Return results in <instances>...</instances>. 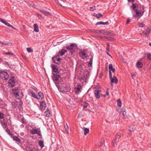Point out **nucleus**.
<instances>
[{"instance_id":"1","label":"nucleus","mask_w":151,"mask_h":151,"mask_svg":"<svg viewBox=\"0 0 151 151\" xmlns=\"http://www.w3.org/2000/svg\"><path fill=\"white\" fill-rule=\"evenodd\" d=\"M132 10L135 12V14L133 15L134 17L137 18L138 19L142 17L145 12L144 6H142V9H138L139 6L136 4H133L131 7Z\"/></svg>"},{"instance_id":"2","label":"nucleus","mask_w":151,"mask_h":151,"mask_svg":"<svg viewBox=\"0 0 151 151\" xmlns=\"http://www.w3.org/2000/svg\"><path fill=\"white\" fill-rule=\"evenodd\" d=\"M0 77L2 79L6 80L8 79L9 76L6 72L2 71L0 72Z\"/></svg>"},{"instance_id":"3","label":"nucleus","mask_w":151,"mask_h":151,"mask_svg":"<svg viewBox=\"0 0 151 151\" xmlns=\"http://www.w3.org/2000/svg\"><path fill=\"white\" fill-rule=\"evenodd\" d=\"M121 134L119 132L117 133L116 134L115 138L112 140V145L113 146H114L115 143H116L119 141V139L121 137Z\"/></svg>"},{"instance_id":"4","label":"nucleus","mask_w":151,"mask_h":151,"mask_svg":"<svg viewBox=\"0 0 151 151\" xmlns=\"http://www.w3.org/2000/svg\"><path fill=\"white\" fill-rule=\"evenodd\" d=\"M30 131V133L32 134H37L40 137H42V134L40 129H36L33 128Z\"/></svg>"},{"instance_id":"5","label":"nucleus","mask_w":151,"mask_h":151,"mask_svg":"<svg viewBox=\"0 0 151 151\" xmlns=\"http://www.w3.org/2000/svg\"><path fill=\"white\" fill-rule=\"evenodd\" d=\"M21 93L22 94V93L21 90L18 88L14 90V96L17 99L19 98V93Z\"/></svg>"},{"instance_id":"6","label":"nucleus","mask_w":151,"mask_h":151,"mask_svg":"<svg viewBox=\"0 0 151 151\" xmlns=\"http://www.w3.org/2000/svg\"><path fill=\"white\" fill-rule=\"evenodd\" d=\"M52 78L54 81L55 83L61 80V78L60 75L55 74H53Z\"/></svg>"},{"instance_id":"7","label":"nucleus","mask_w":151,"mask_h":151,"mask_svg":"<svg viewBox=\"0 0 151 151\" xmlns=\"http://www.w3.org/2000/svg\"><path fill=\"white\" fill-rule=\"evenodd\" d=\"M60 90L62 92H67L69 91L70 89L68 86L65 85L61 86L60 88Z\"/></svg>"},{"instance_id":"8","label":"nucleus","mask_w":151,"mask_h":151,"mask_svg":"<svg viewBox=\"0 0 151 151\" xmlns=\"http://www.w3.org/2000/svg\"><path fill=\"white\" fill-rule=\"evenodd\" d=\"M101 91L100 90L96 89L94 91V94L96 99H99L100 97L101 93Z\"/></svg>"},{"instance_id":"9","label":"nucleus","mask_w":151,"mask_h":151,"mask_svg":"<svg viewBox=\"0 0 151 151\" xmlns=\"http://www.w3.org/2000/svg\"><path fill=\"white\" fill-rule=\"evenodd\" d=\"M8 83L10 85L11 87H13L14 86L15 83L14 80V77H12L10 78L9 80Z\"/></svg>"},{"instance_id":"10","label":"nucleus","mask_w":151,"mask_h":151,"mask_svg":"<svg viewBox=\"0 0 151 151\" xmlns=\"http://www.w3.org/2000/svg\"><path fill=\"white\" fill-rule=\"evenodd\" d=\"M82 89V87L81 85H77V87L75 88V92L76 94H78L81 92V90Z\"/></svg>"},{"instance_id":"11","label":"nucleus","mask_w":151,"mask_h":151,"mask_svg":"<svg viewBox=\"0 0 151 151\" xmlns=\"http://www.w3.org/2000/svg\"><path fill=\"white\" fill-rule=\"evenodd\" d=\"M58 56H56L52 58V60L54 63L56 64H58V62L61 60V58L58 57Z\"/></svg>"},{"instance_id":"12","label":"nucleus","mask_w":151,"mask_h":151,"mask_svg":"<svg viewBox=\"0 0 151 151\" xmlns=\"http://www.w3.org/2000/svg\"><path fill=\"white\" fill-rule=\"evenodd\" d=\"M79 55L80 57L82 59H84L83 56L86 58L88 56V55L85 52L84 50L81 51L79 52Z\"/></svg>"},{"instance_id":"13","label":"nucleus","mask_w":151,"mask_h":151,"mask_svg":"<svg viewBox=\"0 0 151 151\" xmlns=\"http://www.w3.org/2000/svg\"><path fill=\"white\" fill-rule=\"evenodd\" d=\"M46 104L45 101H42L40 103V107L41 110H44L46 107Z\"/></svg>"},{"instance_id":"14","label":"nucleus","mask_w":151,"mask_h":151,"mask_svg":"<svg viewBox=\"0 0 151 151\" xmlns=\"http://www.w3.org/2000/svg\"><path fill=\"white\" fill-rule=\"evenodd\" d=\"M51 68L52 72L57 73H58V69L56 65H52Z\"/></svg>"},{"instance_id":"15","label":"nucleus","mask_w":151,"mask_h":151,"mask_svg":"<svg viewBox=\"0 0 151 151\" xmlns=\"http://www.w3.org/2000/svg\"><path fill=\"white\" fill-rule=\"evenodd\" d=\"M110 79L111 83H114L116 84L117 83L118 80L117 78L115 76H114L113 78L112 77L111 78H110Z\"/></svg>"},{"instance_id":"16","label":"nucleus","mask_w":151,"mask_h":151,"mask_svg":"<svg viewBox=\"0 0 151 151\" xmlns=\"http://www.w3.org/2000/svg\"><path fill=\"white\" fill-rule=\"evenodd\" d=\"M29 92L30 93L29 94H31V96L33 97L36 99H38V97L33 91L31 90H29Z\"/></svg>"},{"instance_id":"17","label":"nucleus","mask_w":151,"mask_h":151,"mask_svg":"<svg viewBox=\"0 0 151 151\" xmlns=\"http://www.w3.org/2000/svg\"><path fill=\"white\" fill-rule=\"evenodd\" d=\"M40 11L45 16H52V14L49 12H47L45 11L42 10H40Z\"/></svg>"},{"instance_id":"18","label":"nucleus","mask_w":151,"mask_h":151,"mask_svg":"<svg viewBox=\"0 0 151 151\" xmlns=\"http://www.w3.org/2000/svg\"><path fill=\"white\" fill-rule=\"evenodd\" d=\"M75 45L74 43H72L69 46L68 45H66V48L68 50H72L73 49Z\"/></svg>"},{"instance_id":"19","label":"nucleus","mask_w":151,"mask_h":151,"mask_svg":"<svg viewBox=\"0 0 151 151\" xmlns=\"http://www.w3.org/2000/svg\"><path fill=\"white\" fill-rule=\"evenodd\" d=\"M67 52V51L66 50L62 49L58 53V55L63 56L65 53Z\"/></svg>"},{"instance_id":"20","label":"nucleus","mask_w":151,"mask_h":151,"mask_svg":"<svg viewBox=\"0 0 151 151\" xmlns=\"http://www.w3.org/2000/svg\"><path fill=\"white\" fill-rule=\"evenodd\" d=\"M12 105L13 108H16L18 105V102L17 101L14 100L12 103Z\"/></svg>"},{"instance_id":"21","label":"nucleus","mask_w":151,"mask_h":151,"mask_svg":"<svg viewBox=\"0 0 151 151\" xmlns=\"http://www.w3.org/2000/svg\"><path fill=\"white\" fill-rule=\"evenodd\" d=\"M97 31H99V32L100 33H101L103 34H106L107 35H110L111 34V32H109L107 31H105V30H99Z\"/></svg>"},{"instance_id":"22","label":"nucleus","mask_w":151,"mask_h":151,"mask_svg":"<svg viewBox=\"0 0 151 151\" xmlns=\"http://www.w3.org/2000/svg\"><path fill=\"white\" fill-rule=\"evenodd\" d=\"M44 115L47 117H49L50 116V111H49L48 108L47 109L46 111L45 112Z\"/></svg>"},{"instance_id":"23","label":"nucleus","mask_w":151,"mask_h":151,"mask_svg":"<svg viewBox=\"0 0 151 151\" xmlns=\"http://www.w3.org/2000/svg\"><path fill=\"white\" fill-rule=\"evenodd\" d=\"M38 95L39 97H38V99H42L44 98L43 94L42 92H39L38 93Z\"/></svg>"},{"instance_id":"24","label":"nucleus","mask_w":151,"mask_h":151,"mask_svg":"<svg viewBox=\"0 0 151 151\" xmlns=\"http://www.w3.org/2000/svg\"><path fill=\"white\" fill-rule=\"evenodd\" d=\"M0 20L1 22L4 24L8 26L9 27H10V26H11V25L10 24L6 22V21H4L3 19L2 18L0 19Z\"/></svg>"},{"instance_id":"25","label":"nucleus","mask_w":151,"mask_h":151,"mask_svg":"<svg viewBox=\"0 0 151 151\" xmlns=\"http://www.w3.org/2000/svg\"><path fill=\"white\" fill-rule=\"evenodd\" d=\"M143 64L141 62L138 61L136 63V66L138 68H142L143 66Z\"/></svg>"},{"instance_id":"26","label":"nucleus","mask_w":151,"mask_h":151,"mask_svg":"<svg viewBox=\"0 0 151 151\" xmlns=\"http://www.w3.org/2000/svg\"><path fill=\"white\" fill-rule=\"evenodd\" d=\"M113 65L111 64H110L109 65V70L110 69V71H112V72L114 73L115 72V69L114 68H113Z\"/></svg>"},{"instance_id":"27","label":"nucleus","mask_w":151,"mask_h":151,"mask_svg":"<svg viewBox=\"0 0 151 151\" xmlns=\"http://www.w3.org/2000/svg\"><path fill=\"white\" fill-rule=\"evenodd\" d=\"M13 139L16 142L19 143L21 142L20 139L17 136H14L13 137Z\"/></svg>"},{"instance_id":"28","label":"nucleus","mask_w":151,"mask_h":151,"mask_svg":"<svg viewBox=\"0 0 151 151\" xmlns=\"http://www.w3.org/2000/svg\"><path fill=\"white\" fill-rule=\"evenodd\" d=\"M34 27V31L36 32H39V29L37 25L36 24H35L33 25Z\"/></svg>"},{"instance_id":"29","label":"nucleus","mask_w":151,"mask_h":151,"mask_svg":"<svg viewBox=\"0 0 151 151\" xmlns=\"http://www.w3.org/2000/svg\"><path fill=\"white\" fill-rule=\"evenodd\" d=\"M83 129L84 131V134L85 135H86L89 132V129H87L85 127H84L83 128Z\"/></svg>"},{"instance_id":"30","label":"nucleus","mask_w":151,"mask_h":151,"mask_svg":"<svg viewBox=\"0 0 151 151\" xmlns=\"http://www.w3.org/2000/svg\"><path fill=\"white\" fill-rule=\"evenodd\" d=\"M93 60V56H92L90 58V60L88 63V65L89 67H91L92 66V61Z\"/></svg>"},{"instance_id":"31","label":"nucleus","mask_w":151,"mask_h":151,"mask_svg":"<svg viewBox=\"0 0 151 151\" xmlns=\"http://www.w3.org/2000/svg\"><path fill=\"white\" fill-rule=\"evenodd\" d=\"M38 143L39 144V146L42 148L44 147V145L43 141L42 140H39L38 142Z\"/></svg>"},{"instance_id":"32","label":"nucleus","mask_w":151,"mask_h":151,"mask_svg":"<svg viewBox=\"0 0 151 151\" xmlns=\"http://www.w3.org/2000/svg\"><path fill=\"white\" fill-rule=\"evenodd\" d=\"M64 128L67 133L69 134V127L67 123H66V125L65 126Z\"/></svg>"},{"instance_id":"33","label":"nucleus","mask_w":151,"mask_h":151,"mask_svg":"<svg viewBox=\"0 0 151 151\" xmlns=\"http://www.w3.org/2000/svg\"><path fill=\"white\" fill-rule=\"evenodd\" d=\"M117 104L119 107H121L122 106V102L120 99H118L117 101Z\"/></svg>"},{"instance_id":"34","label":"nucleus","mask_w":151,"mask_h":151,"mask_svg":"<svg viewBox=\"0 0 151 151\" xmlns=\"http://www.w3.org/2000/svg\"><path fill=\"white\" fill-rule=\"evenodd\" d=\"M102 14L100 13H98L97 14H96V17L98 19H99L100 18V17H102Z\"/></svg>"},{"instance_id":"35","label":"nucleus","mask_w":151,"mask_h":151,"mask_svg":"<svg viewBox=\"0 0 151 151\" xmlns=\"http://www.w3.org/2000/svg\"><path fill=\"white\" fill-rule=\"evenodd\" d=\"M23 102L22 101L20 100L19 102V108H22Z\"/></svg>"},{"instance_id":"36","label":"nucleus","mask_w":151,"mask_h":151,"mask_svg":"<svg viewBox=\"0 0 151 151\" xmlns=\"http://www.w3.org/2000/svg\"><path fill=\"white\" fill-rule=\"evenodd\" d=\"M150 31V30L149 28H148L146 30L145 32L147 33L146 34H147V36H148L149 35Z\"/></svg>"},{"instance_id":"37","label":"nucleus","mask_w":151,"mask_h":151,"mask_svg":"<svg viewBox=\"0 0 151 151\" xmlns=\"http://www.w3.org/2000/svg\"><path fill=\"white\" fill-rule=\"evenodd\" d=\"M4 115L3 113L0 112V120L4 118Z\"/></svg>"},{"instance_id":"38","label":"nucleus","mask_w":151,"mask_h":151,"mask_svg":"<svg viewBox=\"0 0 151 151\" xmlns=\"http://www.w3.org/2000/svg\"><path fill=\"white\" fill-rule=\"evenodd\" d=\"M147 57L148 59L151 60V54L150 53H147Z\"/></svg>"},{"instance_id":"39","label":"nucleus","mask_w":151,"mask_h":151,"mask_svg":"<svg viewBox=\"0 0 151 151\" xmlns=\"http://www.w3.org/2000/svg\"><path fill=\"white\" fill-rule=\"evenodd\" d=\"M21 122L23 124H26L27 123V122L25 120V119L24 117H23L21 120Z\"/></svg>"},{"instance_id":"40","label":"nucleus","mask_w":151,"mask_h":151,"mask_svg":"<svg viewBox=\"0 0 151 151\" xmlns=\"http://www.w3.org/2000/svg\"><path fill=\"white\" fill-rule=\"evenodd\" d=\"M27 51H28V52H32L33 51V50H32V49L31 48H29V47H27Z\"/></svg>"},{"instance_id":"41","label":"nucleus","mask_w":151,"mask_h":151,"mask_svg":"<svg viewBox=\"0 0 151 151\" xmlns=\"http://www.w3.org/2000/svg\"><path fill=\"white\" fill-rule=\"evenodd\" d=\"M2 126L4 127H5L6 128H7V124L6 123L4 122L2 124Z\"/></svg>"},{"instance_id":"42","label":"nucleus","mask_w":151,"mask_h":151,"mask_svg":"<svg viewBox=\"0 0 151 151\" xmlns=\"http://www.w3.org/2000/svg\"><path fill=\"white\" fill-rule=\"evenodd\" d=\"M4 45H7V46H11L12 45V43H9V42H6L5 43H4Z\"/></svg>"},{"instance_id":"43","label":"nucleus","mask_w":151,"mask_h":151,"mask_svg":"<svg viewBox=\"0 0 151 151\" xmlns=\"http://www.w3.org/2000/svg\"><path fill=\"white\" fill-rule=\"evenodd\" d=\"M4 54L5 55H13L14 54L12 52H6L4 53Z\"/></svg>"},{"instance_id":"44","label":"nucleus","mask_w":151,"mask_h":151,"mask_svg":"<svg viewBox=\"0 0 151 151\" xmlns=\"http://www.w3.org/2000/svg\"><path fill=\"white\" fill-rule=\"evenodd\" d=\"M6 131L7 133H8V134H9L11 135V133H10V131L9 129L7 127L6 128Z\"/></svg>"},{"instance_id":"45","label":"nucleus","mask_w":151,"mask_h":151,"mask_svg":"<svg viewBox=\"0 0 151 151\" xmlns=\"http://www.w3.org/2000/svg\"><path fill=\"white\" fill-rule=\"evenodd\" d=\"M95 6H93V7H90V10L91 11H93L95 9Z\"/></svg>"},{"instance_id":"46","label":"nucleus","mask_w":151,"mask_h":151,"mask_svg":"<svg viewBox=\"0 0 151 151\" xmlns=\"http://www.w3.org/2000/svg\"><path fill=\"white\" fill-rule=\"evenodd\" d=\"M103 24V22L102 21H100L99 22H97L96 23V25H99V24Z\"/></svg>"},{"instance_id":"47","label":"nucleus","mask_w":151,"mask_h":151,"mask_svg":"<svg viewBox=\"0 0 151 151\" xmlns=\"http://www.w3.org/2000/svg\"><path fill=\"white\" fill-rule=\"evenodd\" d=\"M109 78H111L112 77V75L111 71H110V69L109 70Z\"/></svg>"},{"instance_id":"48","label":"nucleus","mask_w":151,"mask_h":151,"mask_svg":"<svg viewBox=\"0 0 151 151\" xmlns=\"http://www.w3.org/2000/svg\"><path fill=\"white\" fill-rule=\"evenodd\" d=\"M144 25L142 23H140L139 24V27H144Z\"/></svg>"},{"instance_id":"49","label":"nucleus","mask_w":151,"mask_h":151,"mask_svg":"<svg viewBox=\"0 0 151 151\" xmlns=\"http://www.w3.org/2000/svg\"><path fill=\"white\" fill-rule=\"evenodd\" d=\"M146 34L147 33L145 32H143L141 34V35H143L144 36H145V35L146 36H147Z\"/></svg>"},{"instance_id":"50","label":"nucleus","mask_w":151,"mask_h":151,"mask_svg":"<svg viewBox=\"0 0 151 151\" xmlns=\"http://www.w3.org/2000/svg\"><path fill=\"white\" fill-rule=\"evenodd\" d=\"M130 19H128L126 22V24H128L130 22Z\"/></svg>"},{"instance_id":"51","label":"nucleus","mask_w":151,"mask_h":151,"mask_svg":"<svg viewBox=\"0 0 151 151\" xmlns=\"http://www.w3.org/2000/svg\"><path fill=\"white\" fill-rule=\"evenodd\" d=\"M109 24V22H108V21H107L105 22H103V24H107V25H108V24Z\"/></svg>"},{"instance_id":"52","label":"nucleus","mask_w":151,"mask_h":151,"mask_svg":"<svg viewBox=\"0 0 151 151\" xmlns=\"http://www.w3.org/2000/svg\"><path fill=\"white\" fill-rule=\"evenodd\" d=\"M104 142H101L100 143V145H99L98 146V147H101V145H102L104 143Z\"/></svg>"},{"instance_id":"53","label":"nucleus","mask_w":151,"mask_h":151,"mask_svg":"<svg viewBox=\"0 0 151 151\" xmlns=\"http://www.w3.org/2000/svg\"><path fill=\"white\" fill-rule=\"evenodd\" d=\"M106 96H108L109 95V91L107 90L106 91V94H105Z\"/></svg>"},{"instance_id":"54","label":"nucleus","mask_w":151,"mask_h":151,"mask_svg":"<svg viewBox=\"0 0 151 151\" xmlns=\"http://www.w3.org/2000/svg\"><path fill=\"white\" fill-rule=\"evenodd\" d=\"M127 0L129 2H133L134 1V0Z\"/></svg>"},{"instance_id":"55","label":"nucleus","mask_w":151,"mask_h":151,"mask_svg":"<svg viewBox=\"0 0 151 151\" xmlns=\"http://www.w3.org/2000/svg\"><path fill=\"white\" fill-rule=\"evenodd\" d=\"M10 27H11L12 28L14 29H16L15 27H14L12 25H11V26H10Z\"/></svg>"},{"instance_id":"56","label":"nucleus","mask_w":151,"mask_h":151,"mask_svg":"<svg viewBox=\"0 0 151 151\" xmlns=\"http://www.w3.org/2000/svg\"><path fill=\"white\" fill-rule=\"evenodd\" d=\"M110 44L109 42L107 43V47H109Z\"/></svg>"},{"instance_id":"57","label":"nucleus","mask_w":151,"mask_h":151,"mask_svg":"<svg viewBox=\"0 0 151 151\" xmlns=\"http://www.w3.org/2000/svg\"><path fill=\"white\" fill-rule=\"evenodd\" d=\"M98 30H95L94 31V32L96 33H100L99 32V31H97Z\"/></svg>"},{"instance_id":"58","label":"nucleus","mask_w":151,"mask_h":151,"mask_svg":"<svg viewBox=\"0 0 151 151\" xmlns=\"http://www.w3.org/2000/svg\"><path fill=\"white\" fill-rule=\"evenodd\" d=\"M37 16H38V17H42V16H41V15L40 14H38V13L37 14Z\"/></svg>"},{"instance_id":"59","label":"nucleus","mask_w":151,"mask_h":151,"mask_svg":"<svg viewBox=\"0 0 151 151\" xmlns=\"http://www.w3.org/2000/svg\"><path fill=\"white\" fill-rule=\"evenodd\" d=\"M109 47H107L106 48V51L109 52Z\"/></svg>"},{"instance_id":"60","label":"nucleus","mask_w":151,"mask_h":151,"mask_svg":"<svg viewBox=\"0 0 151 151\" xmlns=\"http://www.w3.org/2000/svg\"><path fill=\"white\" fill-rule=\"evenodd\" d=\"M4 43L0 41V44H1L2 45H4Z\"/></svg>"},{"instance_id":"61","label":"nucleus","mask_w":151,"mask_h":151,"mask_svg":"<svg viewBox=\"0 0 151 151\" xmlns=\"http://www.w3.org/2000/svg\"><path fill=\"white\" fill-rule=\"evenodd\" d=\"M108 52H108V51H107H107H106V53H107V54L109 55V56H111L110 55V54Z\"/></svg>"},{"instance_id":"62","label":"nucleus","mask_w":151,"mask_h":151,"mask_svg":"<svg viewBox=\"0 0 151 151\" xmlns=\"http://www.w3.org/2000/svg\"><path fill=\"white\" fill-rule=\"evenodd\" d=\"M33 88L35 91H36V90H37V88H36L35 87V88Z\"/></svg>"},{"instance_id":"63","label":"nucleus","mask_w":151,"mask_h":151,"mask_svg":"<svg viewBox=\"0 0 151 151\" xmlns=\"http://www.w3.org/2000/svg\"><path fill=\"white\" fill-rule=\"evenodd\" d=\"M2 60L1 59V58H0V62H2Z\"/></svg>"},{"instance_id":"64","label":"nucleus","mask_w":151,"mask_h":151,"mask_svg":"<svg viewBox=\"0 0 151 151\" xmlns=\"http://www.w3.org/2000/svg\"><path fill=\"white\" fill-rule=\"evenodd\" d=\"M149 45L151 47V43H149Z\"/></svg>"}]
</instances>
